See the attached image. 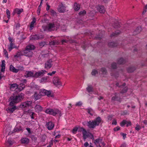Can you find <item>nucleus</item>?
I'll list each match as a JSON object with an SVG mask.
<instances>
[{
  "label": "nucleus",
  "mask_w": 147,
  "mask_h": 147,
  "mask_svg": "<svg viewBox=\"0 0 147 147\" xmlns=\"http://www.w3.org/2000/svg\"><path fill=\"white\" fill-rule=\"evenodd\" d=\"M55 115L56 114H57L58 115V116H61V112L58 110V109H55Z\"/></svg>",
  "instance_id": "nucleus-43"
},
{
  "label": "nucleus",
  "mask_w": 147,
  "mask_h": 147,
  "mask_svg": "<svg viewBox=\"0 0 147 147\" xmlns=\"http://www.w3.org/2000/svg\"><path fill=\"white\" fill-rule=\"evenodd\" d=\"M43 36L41 35L40 36L36 34L31 36L30 37V39L32 40H34L41 39L43 38Z\"/></svg>",
  "instance_id": "nucleus-9"
},
{
  "label": "nucleus",
  "mask_w": 147,
  "mask_h": 147,
  "mask_svg": "<svg viewBox=\"0 0 147 147\" xmlns=\"http://www.w3.org/2000/svg\"><path fill=\"white\" fill-rule=\"evenodd\" d=\"M112 125H116L117 124V122L116 120H113L112 123Z\"/></svg>",
  "instance_id": "nucleus-60"
},
{
  "label": "nucleus",
  "mask_w": 147,
  "mask_h": 147,
  "mask_svg": "<svg viewBox=\"0 0 147 147\" xmlns=\"http://www.w3.org/2000/svg\"><path fill=\"white\" fill-rule=\"evenodd\" d=\"M113 100H117L121 102L122 100V99L116 93L115 94V96H113L111 99Z\"/></svg>",
  "instance_id": "nucleus-14"
},
{
  "label": "nucleus",
  "mask_w": 147,
  "mask_h": 147,
  "mask_svg": "<svg viewBox=\"0 0 147 147\" xmlns=\"http://www.w3.org/2000/svg\"><path fill=\"white\" fill-rule=\"evenodd\" d=\"M54 25L55 24H53V23H49L46 26L45 29L49 32L54 31L55 29Z\"/></svg>",
  "instance_id": "nucleus-5"
},
{
  "label": "nucleus",
  "mask_w": 147,
  "mask_h": 147,
  "mask_svg": "<svg viewBox=\"0 0 147 147\" xmlns=\"http://www.w3.org/2000/svg\"><path fill=\"white\" fill-rule=\"evenodd\" d=\"M94 121L96 125L97 126H98L99 125V124L101 123L102 121V119H101L100 117H97L94 120Z\"/></svg>",
  "instance_id": "nucleus-18"
},
{
  "label": "nucleus",
  "mask_w": 147,
  "mask_h": 147,
  "mask_svg": "<svg viewBox=\"0 0 147 147\" xmlns=\"http://www.w3.org/2000/svg\"><path fill=\"white\" fill-rule=\"evenodd\" d=\"M48 129L49 130H51L54 126V124L51 121L48 122L46 124Z\"/></svg>",
  "instance_id": "nucleus-13"
},
{
  "label": "nucleus",
  "mask_w": 147,
  "mask_h": 147,
  "mask_svg": "<svg viewBox=\"0 0 147 147\" xmlns=\"http://www.w3.org/2000/svg\"><path fill=\"white\" fill-rule=\"evenodd\" d=\"M36 19L35 18H34L32 21L31 23V24L30 25V30H32L33 29V28L34 27V24L36 22Z\"/></svg>",
  "instance_id": "nucleus-26"
},
{
  "label": "nucleus",
  "mask_w": 147,
  "mask_h": 147,
  "mask_svg": "<svg viewBox=\"0 0 147 147\" xmlns=\"http://www.w3.org/2000/svg\"><path fill=\"white\" fill-rule=\"evenodd\" d=\"M10 88H15L18 87V85L16 83L13 84H10Z\"/></svg>",
  "instance_id": "nucleus-37"
},
{
  "label": "nucleus",
  "mask_w": 147,
  "mask_h": 147,
  "mask_svg": "<svg viewBox=\"0 0 147 147\" xmlns=\"http://www.w3.org/2000/svg\"><path fill=\"white\" fill-rule=\"evenodd\" d=\"M118 45V43L116 42H111L108 43V45L110 47L113 48L117 47Z\"/></svg>",
  "instance_id": "nucleus-16"
},
{
  "label": "nucleus",
  "mask_w": 147,
  "mask_h": 147,
  "mask_svg": "<svg viewBox=\"0 0 147 147\" xmlns=\"http://www.w3.org/2000/svg\"><path fill=\"white\" fill-rule=\"evenodd\" d=\"M111 67L113 69H116L117 68V63L115 62L113 63L111 65Z\"/></svg>",
  "instance_id": "nucleus-38"
},
{
  "label": "nucleus",
  "mask_w": 147,
  "mask_h": 147,
  "mask_svg": "<svg viewBox=\"0 0 147 147\" xmlns=\"http://www.w3.org/2000/svg\"><path fill=\"white\" fill-rule=\"evenodd\" d=\"M52 23H53V24L54 25L55 24V25H54L55 28L56 27L57 28L58 26H60L59 24V23H58V22L57 21L55 22Z\"/></svg>",
  "instance_id": "nucleus-45"
},
{
  "label": "nucleus",
  "mask_w": 147,
  "mask_h": 147,
  "mask_svg": "<svg viewBox=\"0 0 147 147\" xmlns=\"http://www.w3.org/2000/svg\"><path fill=\"white\" fill-rule=\"evenodd\" d=\"M101 71L103 74H106L107 72V70L106 68H102L100 69Z\"/></svg>",
  "instance_id": "nucleus-46"
},
{
  "label": "nucleus",
  "mask_w": 147,
  "mask_h": 147,
  "mask_svg": "<svg viewBox=\"0 0 147 147\" xmlns=\"http://www.w3.org/2000/svg\"><path fill=\"white\" fill-rule=\"evenodd\" d=\"M142 30V29L140 26L138 27L134 31V34L136 35L140 33Z\"/></svg>",
  "instance_id": "nucleus-21"
},
{
  "label": "nucleus",
  "mask_w": 147,
  "mask_h": 147,
  "mask_svg": "<svg viewBox=\"0 0 147 147\" xmlns=\"http://www.w3.org/2000/svg\"><path fill=\"white\" fill-rule=\"evenodd\" d=\"M78 128L77 127H75L72 130V132L73 134H75L78 131Z\"/></svg>",
  "instance_id": "nucleus-52"
},
{
  "label": "nucleus",
  "mask_w": 147,
  "mask_h": 147,
  "mask_svg": "<svg viewBox=\"0 0 147 147\" xmlns=\"http://www.w3.org/2000/svg\"><path fill=\"white\" fill-rule=\"evenodd\" d=\"M136 126L135 127V129L138 131H139L141 128V127L139 125L138 123L136 125Z\"/></svg>",
  "instance_id": "nucleus-50"
},
{
  "label": "nucleus",
  "mask_w": 147,
  "mask_h": 147,
  "mask_svg": "<svg viewBox=\"0 0 147 147\" xmlns=\"http://www.w3.org/2000/svg\"><path fill=\"white\" fill-rule=\"evenodd\" d=\"M121 32L119 30H117L115 32H113L111 35V37L116 36L118 35Z\"/></svg>",
  "instance_id": "nucleus-29"
},
{
  "label": "nucleus",
  "mask_w": 147,
  "mask_h": 147,
  "mask_svg": "<svg viewBox=\"0 0 147 147\" xmlns=\"http://www.w3.org/2000/svg\"><path fill=\"white\" fill-rule=\"evenodd\" d=\"M6 13L7 15V18L9 19L10 17V12L8 9H7L6 10Z\"/></svg>",
  "instance_id": "nucleus-49"
},
{
  "label": "nucleus",
  "mask_w": 147,
  "mask_h": 147,
  "mask_svg": "<svg viewBox=\"0 0 147 147\" xmlns=\"http://www.w3.org/2000/svg\"><path fill=\"white\" fill-rule=\"evenodd\" d=\"M35 49V46L32 45L30 44L26 46L25 50L23 51L24 55L29 57H31L33 54L32 50Z\"/></svg>",
  "instance_id": "nucleus-3"
},
{
  "label": "nucleus",
  "mask_w": 147,
  "mask_h": 147,
  "mask_svg": "<svg viewBox=\"0 0 147 147\" xmlns=\"http://www.w3.org/2000/svg\"><path fill=\"white\" fill-rule=\"evenodd\" d=\"M53 82L54 84L57 87L61 86V83L60 79L57 77H54L53 79Z\"/></svg>",
  "instance_id": "nucleus-4"
},
{
  "label": "nucleus",
  "mask_w": 147,
  "mask_h": 147,
  "mask_svg": "<svg viewBox=\"0 0 147 147\" xmlns=\"http://www.w3.org/2000/svg\"><path fill=\"white\" fill-rule=\"evenodd\" d=\"M36 112H39L41 111L42 110V107L39 105H36L34 107Z\"/></svg>",
  "instance_id": "nucleus-22"
},
{
  "label": "nucleus",
  "mask_w": 147,
  "mask_h": 147,
  "mask_svg": "<svg viewBox=\"0 0 147 147\" xmlns=\"http://www.w3.org/2000/svg\"><path fill=\"white\" fill-rule=\"evenodd\" d=\"M56 72V71H53L51 73H49L48 74V75L52 76L53 74H54Z\"/></svg>",
  "instance_id": "nucleus-58"
},
{
  "label": "nucleus",
  "mask_w": 147,
  "mask_h": 147,
  "mask_svg": "<svg viewBox=\"0 0 147 147\" xmlns=\"http://www.w3.org/2000/svg\"><path fill=\"white\" fill-rule=\"evenodd\" d=\"M95 38L96 40H100L101 39V36L99 35H96L95 37Z\"/></svg>",
  "instance_id": "nucleus-53"
},
{
  "label": "nucleus",
  "mask_w": 147,
  "mask_h": 147,
  "mask_svg": "<svg viewBox=\"0 0 147 147\" xmlns=\"http://www.w3.org/2000/svg\"><path fill=\"white\" fill-rule=\"evenodd\" d=\"M86 13V11L84 10L83 11H80L79 13V14L80 16H84Z\"/></svg>",
  "instance_id": "nucleus-44"
},
{
  "label": "nucleus",
  "mask_w": 147,
  "mask_h": 147,
  "mask_svg": "<svg viewBox=\"0 0 147 147\" xmlns=\"http://www.w3.org/2000/svg\"><path fill=\"white\" fill-rule=\"evenodd\" d=\"M10 70L15 73H17L18 71V69L15 68L12 65H11L10 67Z\"/></svg>",
  "instance_id": "nucleus-25"
},
{
  "label": "nucleus",
  "mask_w": 147,
  "mask_h": 147,
  "mask_svg": "<svg viewBox=\"0 0 147 147\" xmlns=\"http://www.w3.org/2000/svg\"><path fill=\"white\" fill-rule=\"evenodd\" d=\"M78 131L79 132H82L83 134V133L86 132V131L85 129H84L83 127H81L78 128Z\"/></svg>",
  "instance_id": "nucleus-35"
},
{
  "label": "nucleus",
  "mask_w": 147,
  "mask_h": 147,
  "mask_svg": "<svg viewBox=\"0 0 147 147\" xmlns=\"http://www.w3.org/2000/svg\"><path fill=\"white\" fill-rule=\"evenodd\" d=\"M9 45L10 47L8 48L9 51H10L13 49L15 48L16 47L15 46L14 44L13 43H10Z\"/></svg>",
  "instance_id": "nucleus-33"
},
{
  "label": "nucleus",
  "mask_w": 147,
  "mask_h": 147,
  "mask_svg": "<svg viewBox=\"0 0 147 147\" xmlns=\"http://www.w3.org/2000/svg\"><path fill=\"white\" fill-rule=\"evenodd\" d=\"M136 69V68L134 66H131L128 67L127 69L128 72L132 73Z\"/></svg>",
  "instance_id": "nucleus-23"
},
{
  "label": "nucleus",
  "mask_w": 147,
  "mask_h": 147,
  "mask_svg": "<svg viewBox=\"0 0 147 147\" xmlns=\"http://www.w3.org/2000/svg\"><path fill=\"white\" fill-rule=\"evenodd\" d=\"M87 112L91 116H92L94 113V111L91 108H88L87 109Z\"/></svg>",
  "instance_id": "nucleus-30"
},
{
  "label": "nucleus",
  "mask_w": 147,
  "mask_h": 147,
  "mask_svg": "<svg viewBox=\"0 0 147 147\" xmlns=\"http://www.w3.org/2000/svg\"><path fill=\"white\" fill-rule=\"evenodd\" d=\"M55 109L53 110L52 109H48L46 110L45 112L47 113L55 115Z\"/></svg>",
  "instance_id": "nucleus-15"
},
{
  "label": "nucleus",
  "mask_w": 147,
  "mask_h": 147,
  "mask_svg": "<svg viewBox=\"0 0 147 147\" xmlns=\"http://www.w3.org/2000/svg\"><path fill=\"white\" fill-rule=\"evenodd\" d=\"M87 91L90 93L91 92H93L94 91L93 88L91 85L88 86V87L86 88Z\"/></svg>",
  "instance_id": "nucleus-24"
},
{
  "label": "nucleus",
  "mask_w": 147,
  "mask_h": 147,
  "mask_svg": "<svg viewBox=\"0 0 147 147\" xmlns=\"http://www.w3.org/2000/svg\"><path fill=\"white\" fill-rule=\"evenodd\" d=\"M95 13V11L94 10H89L88 12L89 16L92 17L94 16Z\"/></svg>",
  "instance_id": "nucleus-31"
},
{
  "label": "nucleus",
  "mask_w": 147,
  "mask_h": 147,
  "mask_svg": "<svg viewBox=\"0 0 147 147\" xmlns=\"http://www.w3.org/2000/svg\"><path fill=\"white\" fill-rule=\"evenodd\" d=\"M87 122L88 123L87 126L90 128H94L96 126L94 121H87Z\"/></svg>",
  "instance_id": "nucleus-10"
},
{
  "label": "nucleus",
  "mask_w": 147,
  "mask_h": 147,
  "mask_svg": "<svg viewBox=\"0 0 147 147\" xmlns=\"http://www.w3.org/2000/svg\"><path fill=\"white\" fill-rule=\"evenodd\" d=\"M24 55V54L23 53V51H22L18 52L16 55H14V57H18L20 56H22Z\"/></svg>",
  "instance_id": "nucleus-34"
},
{
  "label": "nucleus",
  "mask_w": 147,
  "mask_h": 147,
  "mask_svg": "<svg viewBox=\"0 0 147 147\" xmlns=\"http://www.w3.org/2000/svg\"><path fill=\"white\" fill-rule=\"evenodd\" d=\"M46 44V43L45 42H42L40 43L39 45L41 47H43Z\"/></svg>",
  "instance_id": "nucleus-55"
},
{
  "label": "nucleus",
  "mask_w": 147,
  "mask_h": 147,
  "mask_svg": "<svg viewBox=\"0 0 147 147\" xmlns=\"http://www.w3.org/2000/svg\"><path fill=\"white\" fill-rule=\"evenodd\" d=\"M47 79V77H43L41 78L40 80V82H45Z\"/></svg>",
  "instance_id": "nucleus-51"
},
{
  "label": "nucleus",
  "mask_w": 147,
  "mask_h": 147,
  "mask_svg": "<svg viewBox=\"0 0 147 147\" xmlns=\"http://www.w3.org/2000/svg\"><path fill=\"white\" fill-rule=\"evenodd\" d=\"M31 114L30 115V117L32 119H34V117L33 116L35 114V113L33 112H31Z\"/></svg>",
  "instance_id": "nucleus-63"
},
{
  "label": "nucleus",
  "mask_w": 147,
  "mask_h": 147,
  "mask_svg": "<svg viewBox=\"0 0 147 147\" xmlns=\"http://www.w3.org/2000/svg\"><path fill=\"white\" fill-rule=\"evenodd\" d=\"M3 52L4 55H5V57L7 58H8V53L6 49H4Z\"/></svg>",
  "instance_id": "nucleus-54"
},
{
  "label": "nucleus",
  "mask_w": 147,
  "mask_h": 147,
  "mask_svg": "<svg viewBox=\"0 0 147 147\" xmlns=\"http://www.w3.org/2000/svg\"><path fill=\"white\" fill-rule=\"evenodd\" d=\"M30 137L31 138L32 140L34 142H35L37 139V137L33 135H30Z\"/></svg>",
  "instance_id": "nucleus-42"
},
{
  "label": "nucleus",
  "mask_w": 147,
  "mask_h": 147,
  "mask_svg": "<svg viewBox=\"0 0 147 147\" xmlns=\"http://www.w3.org/2000/svg\"><path fill=\"white\" fill-rule=\"evenodd\" d=\"M52 62L53 61L51 59L48 60L47 62L45 63V68L47 69H49L53 65V64H52Z\"/></svg>",
  "instance_id": "nucleus-7"
},
{
  "label": "nucleus",
  "mask_w": 147,
  "mask_h": 147,
  "mask_svg": "<svg viewBox=\"0 0 147 147\" xmlns=\"http://www.w3.org/2000/svg\"><path fill=\"white\" fill-rule=\"evenodd\" d=\"M46 71L45 70H41L38 71L35 74L33 77L36 78L39 76H42L46 73Z\"/></svg>",
  "instance_id": "nucleus-6"
},
{
  "label": "nucleus",
  "mask_w": 147,
  "mask_h": 147,
  "mask_svg": "<svg viewBox=\"0 0 147 147\" xmlns=\"http://www.w3.org/2000/svg\"><path fill=\"white\" fill-rule=\"evenodd\" d=\"M8 40L10 42V43H13V39L12 38H11V37H9L8 38Z\"/></svg>",
  "instance_id": "nucleus-62"
},
{
  "label": "nucleus",
  "mask_w": 147,
  "mask_h": 147,
  "mask_svg": "<svg viewBox=\"0 0 147 147\" xmlns=\"http://www.w3.org/2000/svg\"><path fill=\"white\" fill-rule=\"evenodd\" d=\"M89 135L87 134V132L86 131V132L83 133V137L84 141L86 139V138H87L89 137Z\"/></svg>",
  "instance_id": "nucleus-36"
},
{
  "label": "nucleus",
  "mask_w": 147,
  "mask_h": 147,
  "mask_svg": "<svg viewBox=\"0 0 147 147\" xmlns=\"http://www.w3.org/2000/svg\"><path fill=\"white\" fill-rule=\"evenodd\" d=\"M34 75V73L32 71H26L25 73V76L26 78L30 77H33Z\"/></svg>",
  "instance_id": "nucleus-17"
},
{
  "label": "nucleus",
  "mask_w": 147,
  "mask_h": 147,
  "mask_svg": "<svg viewBox=\"0 0 147 147\" xmlns=\"http://www.w3.org/2000/svg\"><path fill=\"white\" fill-rule=\"evenodd\" d=\"M15 11H16V13L18 14H19L23 12V9H19L18 8H16L15 9Z\"/></svg>",
  "instance_id": "nucleus-32"
},
{
  "label": "nucleus",
  "mask_w": 147,
  "mask_h": 147,
  "mask_svg": "<svg viewBox=\"0 0 147 147\" xmlns=\"http://www.w3.org/2000/svg\"><path fill=\"white\" fill-rule=\"evenodd\" d=\"M47 95L48 97H53L54 95L51 94V91H48L45 89H41L39 90L38 94L35 92L34 94V99L36 100L41 98V96Z\"/></svg>",
  "instance_id": "nucleus-2"
},
{
  "label": "nucleus",
  "mask_w": 147,
  "mask_h": 147,
  "mask_svg": "<svg viewBox=\"0 0 147 147\" xmlns=\"http://www.w3.org/2000/svg\"><path fill=\"white\" fill-rule=\"evenodd\" d=\"M46 136L45 135H43L42 137L41 140L42 142H44L46 139Z\"/></svg>",
  "instance_id": "nucleus-56"
},
{
  "label": "nucleus",
  "mask_w": 147,
  "mask_h": 147,
  "mask_svg": "<svg viewBox=\"0 0 147 147\" xmlns=\"http://www.w3.org/2000/svg\"><path fill=\"white\" fill-rule=\"evenodd\" d=\"M120 124L121 126H123L126 124V126L128 127L129 125L131 126V123L130 121H128L125 120H124L120 123Z\"/></svg>",
  "instance_id": "nucleus-11"
},
{
  "label": "nucleus",
  "mask_w": 147,
  "mask_h": 147,
  "mask_svg": "<svg viewBox=\"0 0 147 147\" xmlns=\"http://www.w3.org/2000/svg\"><path fill=\"white\" fill-rule=\"evenodd\" d=\"M58 10L59 12L64 13L66 11V7L63 4L61 3L59 5Z\"/></svg>",
  "instance_id": "nucleus-8"
},
{
  "label": "nucleus",
  "mask_w": 147,
  "mask_h": 147,
  "mask_svg": "<svg viewBox=\"0 0 147 147\" xmlns=\"http://www.w3.org/2000/svg\"><path fill=\"white\" fill-rule=\"evenodd\" d=\"M24 94L22 93L20 95L14 96H12L9 98L11 100L9 104V107L7 108L6 110L8 113H12L13 111L17 109H19V108H21L24 110L28 109L29 107L31 106L32 101H27L21 104L19 107H16L13 105L20 101L24 98Z\"/></svg>",
  "instance_id": "nucleus-1"
},
{
  "label": "nucleus",
  "mask_w": 147,
  "mask_h": 147,
  "mask_svg": "<svg viewBox=\"0 0 147 147\" xmlns=\"http://www.w3.org/2000/svg\"><path fill=\"white\" fill-rule=\"evenodd\" d=\"M126 62V60L122 57L119 59L117 60V63L119 64H123Z\"/></svg>",
  "instance_id": "nucleus-19"
},
{
  "label": "nucleus",
  "mask_w": 147,
  "mask_h": 147,
  "mask_svg": "<svg viewBox=\"0 0 147 147\" xmlns=\"http://www.w3.org/2000/svg\"><path fill=\"white\" fill-rule=\"evenodd\" d=\"M127 87H125L121 91V93H125L127 91Z\"/></svg>",
  "instance_id": "nucleus-47"
},
{
  "label": "nucleus",
  "mask_w": 147,
  "mask_h": 147,
  "mask_svg": "<svg viewBox=\"0 0 147 147\" xmlns=\"http://www.w3.org/2000/svg\"><path fill=\"white\" fill-rule=\"evenodd\" d=\"M74 5V9L75 11H78L80 9V5H79L77 4L76 2L75 3Z\"/></svg>",
  "instance_id": "nucleus-28"
},
{
  "label": "nucleus",
  "mask_w": 147,
  "mask_h": 147,
  "mask_svg": "<svg viewBox=\"0 0 147 147\" xmlns=\"http://www.w3.org/2000/svg\"><path fill=\"white\" fill-rule=\"evenodd\" d=\"M18 70H22L23 69H24V68L23 67V66H18Z\"/></svg>",
  "instance_id": "nucleus-64"
},
{
  "label": "nucleus",
  "mask_w": 147,
  "mask_h": 147,
  "mask_svg": "<svg viewBox=\"0 0 147 147\" xmlns=\"http://www.w3.org/2000/svg\"><path fill=\"white\" fill-rule=\"evenodd\" d=\"M114 23L113 24V26L115 28H119L120 27V24L119 22L116 20H114Z\"/></svg>",
  "instance_id": "nucleus-20"
},
{
  "label": "nucleus",
  "mask_w": 147,
  "mask_h": 147,
  "mask_svg": "<svg viewBox=\"0 0 147 147\" xmlns=\"http://www.w3.org/2000/svg\"><path fill=\"white\" fill-rule=\"evenodd\" d=\"M50 45H56L58 44V42L56 40L52 41L50 42Z\"/></svg>",
  "instance_id": "nucleus-39"
},
{
  "label": "nucleus",
  "mask_w": 147,
  "mask_h": 147,
  "mask_svg": "<svg viewBox=\"0 0 147 147\" xmlns=\"http://www.w3.org/2000/svg\"><path fill=\"white\" fill-rule=\"evenodd\" d=\"M22 130V129H21V127H19L18 128L17 127H16L14 128V132H19L20 131H21Z\"/></svg>",
  "instance_id": "nucleus-40"
},
{
  "label": "nucleus",
  "mask_w": 147,
  "mask_h": 147,
  "mask_svg": "<svg viewBox=\"0 0 147 147\" xmlns=\"http://www.w3.org/2000/svg\"><path fill=\"white\" fill-rule=\"evenodd\" d=\"M120 129V128L119 126H117L115 128H114L113 129V130L115 131H118Z\"/></svg>",
  "instance_id": "nucleus-57"
},
{
  "label": "nucleus",
  "mask_w": 147,
  "mask_h": 147,
  "mask_svg": "<svg viewBox=\"0 0 147 147\" xmlns=\"http://www.w3.org/2000/svg\"><path fill=\"white\" fill-rule=\"evenodd\" d=\"M6 143L9 144L10 146H11L13 144V142L10 139H8L6 141Z\"/></svg>",
  "instance_id": "nucleus-41"
},
{
  "label": "nucleus",
  "mask_w": 147,
  "mask_h": 147,
  "mask_svg": "<svg viewBox=\"0 0 147 147\" xmlns=\"http://www.w3.org/2000/svg\"><path fill=\"white\" fill-rule=\"evenodd\" d=\"M97 10L100 13H104L105 11L104 6L100 5L97 7Z\"/></svg>",
  "instance_id": "nucleus-12"
},
{
  "label": "nucleus",
  "mask_w": 147,
  "mask_h": 147,
  "mask_svg": "<svg viewBox=\"0 0 147 147\" xmlns=\"http://www.w3.org/2000/svg\"><path fill=\"white\" fill-rule=\"evenodd\" d=\"M21 143L24 144H28L29 142V139L27 138H24L22 139Z\"/></svg>",
  "instance_id": "nucleus-27"
},
{
  "label": "nucleus",
  "mask_w": 147,
  "mask_h": 147,
  "mask_svg": "<svg viewBox=\"0 0 147 147\" xmlns=\"http://www.w3.org/2000/svg\"><path fill=\"white\" fill-rule=\"evenodd\" d=\"M82 102L80 101L76 103V106H81L82 105Z\"/></svg>",
  "instance_id": "nucleus-59"
},
{
  "label": "nucleus",
  "mask_w": 147,
  "mask_h": 147,
  "mask_svg": "<svg viewBox=\"0 0 147 147\" xmlns=\"http://www.w3.org/2000/svg\"><path fill=\"white\" fill-rule=\"evenodd\" d=\"M98 73V71H97L95 69L93 70L91 72V74L92 76H95L96 74Z\"/></svg>",
  "instance_id": "nucleus-48"
},
{
  "label": "nucleus",
  "mask_w": 147,
  "mask_h": 147,
  "mask_svg": "<svg viewBox=\"0 0 147 147\" xmlns=\"http://www.w3.org/2000/svg\"><path fill=\"white\" fill-rule=\"evenodd\" d=\"M50 12L53 15L56 14V12L53 10V9H51Z\"/></svg>",
  "instance_id": "nucleus-61"
}]
</instances>
